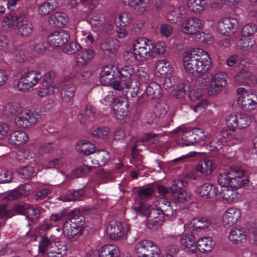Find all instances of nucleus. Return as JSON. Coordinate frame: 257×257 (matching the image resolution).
<instances>
[{
  "label": "nucleus",
  "mask_w": 257,
  "mask_h": 257,
  "mask_svg": "<svg viewBox=\"0 0 257 257\" xmlns=\"http://www.w3.org/2000/svg\"><path fill=\"white\" fill-rule=\"evenodd\" d=\"M138 55L140 61H143L149 57H155L165 51V47L162 43H155L152 40L144 38H139L134 43L131 48Z\"/></svg>",
  "instance_id": "f257e3e1"
},
{
  "label": "nucleus",
  "mask_w": 257,
  "mask_h": 257,
  "mask_svg": "<svg viewBox=\"0 0 257 257\" xmlns=\"http://www.w3.org/2000/svg\"><path fill=\"white\" fill-rule=\"evenodd\" d=\"M168 240L171 243H175L179 240L180 248L188 254H196L198 251L195 237L192 234L171 235L168 237Z\"/></svg>",
  "instance_id": "f03ea898"
},
{
  "label": "nucleus",
  "mask_w": 257,
  "mask_h": 257,
  "mask_svg": "<svg viewBox=\"0 0 257 257\" xmlns=\"http://www.w3.org/2000/svg\"><path fill=\"white\" fill-rule=\"evenodd\" d=\"M183 61L184 64H210V58L208 53L202 49L193 48L184 53Z\"/></svg>",
  "instance_id": "7ed1b4c3"
},
{
  "label": "nucleus",
  "mask_w": 257,
  "mask_h": 257,
  "mask_svg": "<svg viewBox=\"0 0 257 257\" xmlns=\"http://www.w3.org/2000/svg\"><path fill=\"white\" fill-rule=\"evenodd\" d=\"M43 75L38 71H30L24 73L17 84L19 91H26L36 85L42 78Z\"/></svg>",
  "instance_id": "20e7f679"
},
{
  "label": "nucleus",
  "mask_w": 257,
  "mask_h": 257,
  "mask_svg": "<svg viewBox=\"0 0 257 257\" xmlns=\"http://www.w3.org/2000/svg\"><path fill=\"white\" fill-rule=\"evenodd\" d=\"M39 117L38 113L34 110H22L16 118V124L22 128L31 127L37 122Z\"/></svg>",
  "instance_id": "39448f33"
},
{
  "label": "nucleus",
  "mask_w": 257,
  "mask_h": 257,
  "mask_svg": "<svg viewBox=\"0 0 257 257\" xmlns=\"http://www.w3.org/2000/svg\"><path fill=\"white\" fill-rule=\"evenodd\" d=\"M227 77L225 73L219 72L212 76L211 78H207L208 81L204 78L202 82L205 86H209L212 92H216L221 90L226 85Z\"/></svg>",
  "instance_id": "423d86ee"
},
{
  "label": "nucleus",
  "mask_w": 257,
  "mask_h": 257,
  "mask_svg": "<svg viewBox=\"0 0 257 257\" xmlns=\"http://www.w3.org/2000/svg\"><path fill=\"white\" fill-rule=\"evenodd\" d=\"M238 73L234 76V81L237 84L252 86L256 83L255 77L248 71L245 65H237Z\"/></svg>",
  "instance_id": "0eeeda50"
},
{
  "label": "nucleus",
  "mask_w": 257,
  "mask_h": 257,
  "mask_svg": "<svg viewBox=\"0 0 257 257\" xmlns=\"http://www.w3.org/2000/svg\"><path fill=\"white\" fill-rule=\"evenodd\" d=\"M238 27L237 21L232 18H225L218 22L217 30L222 34L229 35L234 34Z\"/></svg>",
  "instance_id": "6e6552de"
},
{
  "label": "nucleus",
  "mask_w": 257,
  "mask_h": 257,
  "mask_svg": "<svg viewBox=\"0 0 257 257\" xmlns=\"http://www.w3.org/2000/svg\"><path fill=\"white\" fill-rule=\"evenodd\" d=\"M70 39V35L66 31H55L48 37L49 44L53 47H61L66 44Z\"/></svg>",
  "instance_id": "1a4fd4ad"
},
{
  "label": "nucleus",
  "mask_w": 257,
  "mask_h": 257,
  "mask_svg": "<svg viewBox=\"0 0 257 257\" xmlns=\"http://www.w3.org/2000/svg\"><path fill=\"white\" fill-rule=\"evenodd\" d=\"M199 132L203 134V130L200 128L183 131L181 134V139L179 140L178 144L181 146L193 145L199 140L198 136L196 134Z\"/></svg>",
  "instance_id": "9d476101"
},
{
  "label": "nucleus",
  "mask_w": 257,
  "mask_h": 257,
  "mask_svg": "<svg viewBox=\"0 0 257 257\" xmlns=\"http://www.w3.org/2000/svg\"><path fill=\"white\" fill-rule=\"evenodd\" d=\"M202 26L201 21L198 18L191 17L187 18L182 24V31L188 35L197 33Z\"/></svg>",
  "instance_id": "9b49d317"
},
{
  "label": "nucleus",
  "mask_w": 257,
  "mask_h": 257,
  "mask_svg": "<svg viewBox=\"0 0 257 257\" xmlns=\"http://www.w3.org/2000/svg\"><path fill=\"white\" fill-rule=\"evenodd\" d=\"M122 3L125 6L131 8L135 13L138 15H142L146 11L149 7L150 0H122Z\"/></svg>",
  "instance_id": "f8f14e48"
},
{
  "label": "nucleus",
  "mask_w": 257,
  "mask_h": 257,
  "mask_svg": "<svg viewBox=\"0 0 257 257\" xmlns=\"http://www.w3.org/2000/svg\"><path fill=\"white\" fill-rule=\"evenodd\" d=\"M124 224L115 220H111L109 222L107 227V233L112 239H118L121 238L124 233Z\"/></svg>",
  "instance_id": "ddd939ff"
},
{
  "label": "nucleus",
  "mask_w": 257,
  "mask_h": 257,
  "mask_svg": "<svg viewBox=\"0 0 257 257\" xmlns=\"http://www.w3.org/2000/svg\"><path fill=\"white\" fill-rule=\"evenodd\" d=\"M256 100H257V96L253 93L242 94V95L239 96L238 98V102L241 105L242 108L247 111H251L255 108L257 105Z\"/></svg>",
  "instance_id": "4468645a"
},
{
  "label": "nucleus",
  "mask_w": 257,
  "mask_h": 257,
  "mask_svg": "<svg viewBox=\"0 0 257 257\" xmlns=\"http://www.w3.org/2000/svg\"><path fill=\"white\" fill-rule=\"evenodd\" d=\"M19 34L23 37H27L32 33V24L28 20L25 14H21V18L19 20L16 29Z\"/></svg>",
  "instance_id": "2eb2a0df"
},
{
  "label": "nucleus",
  "mask_w": 257,
  "mask_h": 257,
  "mask_svg": "<svg viewBox=\"0 0 257 257\" xmlns=\"http://www.w3.org/2000/svg\"><path fill=\"white\" fill-rule=\"evenodd\" d=\"M218 192V190L215 186L208 183H204L196 190L197 194L206 199L215 197Z\"/></svg>",
  "instance_id": "dca6fc26"
},
{
  "label": "nucleus",
  "mask_w": 257,
  "mask_h": 257,
  "mask_svg": "<svg viewBox=\"0 0 257 257\" xmlns=\"http://www.w3.org/2000/svg\"><path fill=\"white\" fill-rule=\"evenodd\" d=\"M231 171L234 172V180L232 182V186L237 189L242 187L247 186L249 183V180L247 179H241V177L245 175L244 170L238 167H232Z\"/></svg>",
  "instance_id": "f3484780"
},
{
  "label": "nucleus",
  "mask_w": 257,
  "mask_h": 257,
  "mask_svg": "<svg viewBox=\"0 0 257 257\" xmlns=\"http://www.w3.org/2000/svg\"><path fill=\"white\" fill-rule=\"evenodd\" d=\"M241 213L239 209L232 207L228 208L223 217V222L226 226H231L236 224L240 218Z\"/></svg>",
  "instance_id": "a211bd4d"
},
{
  "label": "nucleus",
  "mask_w": 257,
  "mask_h": 257,
  "mask_svg": "<svg viewBox=\"0 0 257 257\" xmlns=\"http://www.w3.org/2000/svg\"><path fill=\"white\" fill-rule=\"evenodd\" d=\"M119 42L116 39L109 38L104 40L100 44V49L104 54L109 53V58L113 57L119 47Z\"/></svg>",
  "instance_id": "6ab92c4d"
},
{
  "label": "nucleus",
  "mask_w": 257,
  "mask_h": 257,
  "mask_svg": "<svg viewBox=\"0 0 257 257\" xmlns=\"http://www.w3.org/2000/svg\"><path fill=\"white\" fill-rule=\"evenodd\" d=\"M30 189L26 186H21L4 196L2 200L5 201H11L25 197L29 194Z\"/></svg>",
  "instance_id": "aec40b11"
},
{
  "label": "nucleus",
  "mask_w": 257,
  "mask_h": 257,
  "mask_svg": "<svg viewBox=\"0 0 257 257\" xmlns=\"http://www.w3.org/2000/svg\"><path fill=\"white\" fill-rule=\"evenodd\" d=\"M116 100L117 102L113 106V111L117 119H122L127 115L128 104L122 97L117 98Z\"/></svg>",
  "instance_id": "412c9836"
},
{
  "label": "nucleus",
  "mask_w": 257,
  "mask_h": 257,
  "mask_svg": "<svg viewBox=\"0 0 257 257\" xmlns=\"http://www.w3.org/2000/svg\"><path fill=\"white\" fill-rule=\"evenodd\" d=\"M69 21L67 14L64 12H56L49 19L50 24L54 27H62Z\"/></svg>",
  "instance_id": "4be33fe9"
},
{
  "label": "nucleus",
  "mask_w": 257,
  "mask_h": 257,
  "mask_svg": "<svg viewBox=\"0 0 257 257\" xmlns=\"http://www.w3.org/2000/svg\"><path fill=\"white\" fill-rule=\"evenodd\" d=\"M115 65H105L102 68L99 74L100 82L102 85H108L110 83V78L105 77L112 76L116 75Z\"/></svg>",
  "instance_id": "5701e85b"
},
{
  "label": "nucleus",
  "mask_w": 257,
  "mask_h": 257,
  "mask_svg": "<svg viewBox=\"0 0 257 257\" xmlns=\"http://www.w3.org/2000/svg\"><path fill=\"white\" fill-rule=\"evenodd\" d=\"M186 16V10L184 7H179L169 11L166 16L167 20L175 23L180 21Z\"/></svg>",
  "instance_id": "b1692460"
},
{
  "label": "nucleus",
  "mask_w": 257,
  "mask_h": 257,
  "mask_svg": "<svg viewBox=\"0 0 257 257\" xmlns=\"http://www.w3.org/2000/svg\"><path fill=\"white\" fill-rule=\"evenodd\" d=\"M48 251V257H62L66 254L67 246L64 242H55Z\"/></svg>",
  "instance_id": "393cba45"
},
{
  "label": "nucleus",
  "mask_w": 257,
  "mask_h": 257,
  "mask_svg": "<svg viewBox=\"0 0 257 257\" xmlns=\"http://www.w3.org/2000/svg\"><path fill=\"white\" fill-rule=\"evenodd\" d=\"M109 153L105 150H99L95 152L94 158L91 161L92 164L94 165V168L99 166L105 165L110 159Z\"/></svg>",
  "instance_id": "a878e982"
},
{
  "label": "nucleus",
  "mask_w": 257,
  "mask_h": 257,
  "mask_svg": "<svg viewBox=\"0 0 257 257\" xmlns=\"http://www.w3.org/2000/svg\"><path fill=\"white\" fill-rule=\"evenodd\" d=\"M228 238L233 243L237 244L242 243L246 239V232L240 228L232 229L229 233Z\"/></svg>",
  "instance_id": "bb28decb"
},
{
  "label": "nucleus",
  "mask_w": 257,
  "mask_h": 257,
  "mask_svg": "<svg viewBox=\"0 0 257 257\" xmlns=\"http://www.w3.org/2000/svg\"><path fill=\"white\" fill-rule=\"evenodd\" d=\"M119 249L113 244H107L102 246L98 251L99 257H118Z\"/></svg>",
  "instance_id": "cd10ccee"
},
{
  "label": "nucleus",
  "mask_w": 257,
  "mask_h": 257,
  "mask_svg": "<svg viewBox=\"0 0 257 257\" xmlns=\"http://www.w3.org/2000/svg\"><path fill=\"white\" fill-rule=\"evenodd\" d=\"M198 250L202 252L210 251L215 245V241L210 237L199 239L197 242Z\"/></svg>",
  "instance_id": "c85d7f7f"
},
{
  "label": "nucleus",
  "mask_w": 257,
  "mask_h": 257,
  "mask_svg": "<svg viewBox=\"0 0 257 257\" xmlns=\"http://www.w3.org/2000/svg\"><path fill=\"white\" fill-rule=\"evenodd\" d=\"M9 140L11 144L20 145L27 142L29 140V137L25 133L22 131H17L11 134Z\"/></svg>",
  "instance_id": "c756f323"
},
{
  "label": "nucleus",
  "mask_w": 257,
  "mask_h": 257,
  "mask_svg": "<svg viewBox=\"0 0 257 257\" xmlns=\"http://www.w3.org/2000/svg\"><path fill=\"white\" fill-rule=\"evenodd\" d=\"M67 221L81 230L85 222V218L80 211L76 210H73L70 212V217Z\"/></svg>",
  "instance_id": "7c9ffc66"
},
{
  "label": "nucleus",
  "mask_w": 257,
  "mask_h": 257,
  "mask_svg": "<svg viewBox=\"0 0 257 257\" xmlns=\"http://www.w3.org/2000/svg\"><path fill=\"white\" fill-rule=\"evenodd\" d=\"M188 8L190 11L196 14L203 12L207 6L205 0H188L187 2Z\"/></svg>",
  "instance_id": "2f4dec72"
},
{
  "label": "nucleus",
  "mask_w": 257,
  "mask_h": 257,
  "mask_svg": "<svg viewBox=\"0 0 257 257\" xmlns=\"http://www.w3.org/2000/svg\"><path fill=\"white\" fill-rule=\"evenodd\" d=\"M214 168L211 160L205 158L201 160L196 167V171L200 173L207 175L210 174Z\"/></svg>",
  "instance_id": "473e14b6"
},
{
  "label": "nucleus",
  "mask_w": 257,
  "mask_h": 257,
  "mask_svg": "<svg viewBox=\"0 0 257 257\" xmlns=\"http://www.w3.org/2000/svg\"><path fill=\"white\" fill-rule=\"evenodd\" d=\"M233 173L231 171V168H230V172L228 173L223 172L219 173L217 176V182L218 184L221 186V188L224 187L232 186V182L234 180V176H233Z\"/></svg>",
  "instance_id": "72a5a7b5"
},
{
  "label": "nucleus",
  "mask_w": 257,
  "mask_h": 257,
  "mask_svg": "<svg viewBox=\"0 0 257 257\" xmlns=\"http://www.w3.org/2000/svg\"><path fill=\"white\" fill-rule=\"evenodd\" d=\"M185 71L194 76L203 75L209 69V65H184Z\"/></svg>",
  "instance_id": "f704fd0d"
},
{
  "label": "nucleus",
  "mask_w": 257,
  "mask_h": 257,
  "mask_svg": "<svg viewBox=\"0 0 257 257\" xmlns=\"http://www.w3.org/2000/svg\"><path fill=\"white\" fill-rule=\"evenodd\" d=\"M152 205L149 203L140 202L136 204L132 209L137 215L148 217L150 213Z\"/></svg>",
  "instance_id": "c9c22d12"
},
{
  "label": "nucleus",
  "mask_w": 257,
  "mask_h": 257,
  "mask_svg": "<svg viewBox=\"0 0 257 257\" xmlns=\"http://www.w3.org/2000/svg\"><path fill=\"white\" fill-rule=\"evenodd\" d=\"M119 65H115L116 76L119 78H124L125 80L132 81L131 75L133 73V69L132 65H124L122 67H117Z\"/></svg>",
  "instance_id": "e433bc0d"
},
{
  "label": "nucleus",
  "mask_w": 257,
  "mask_h": 257,
  "mask_svg": "<svg viewBox=\"0 0 257 257\" xmlns=\"http://www.w3.org/2000/svg\"><path fill=\"white\" fill-rule=\"evenodd\" d=\"M21 14L18 15L12 13L8 14L7 16L4 17L2 22L3 27L7 26L16 29L19 20L21 18Z\"/></svg>",
  "instance_id": "4c0bfd02"
},
{
  "label": "nucleus",
  "mask_w": 257,
  "mask_h": 257,
  "mask_svg": "<svg viewBox=\"0 0 257 257\" xmlns=\"http://www.w3.org/2000/svg\"><path fill=\"white\" fill-rule=\"evenodd\" d=\"M158 201V205L160 206L161 209L164 212L165 218L173 215L177 209H174L171 203L165 199H160Z\"/></svg>",
  "instance_id": "58836bf2"
},
{
  "label": "nucleus",
  "mask_w": 257,
  "mask_h": 257,
  "mask_svg": "<svg viewBox=\"0 0 257 257\" xmlns=\"http://www.w3.org/2000/svg\"><path fill=\"white\" fill-rule=\"evenodd\" d=\"M236 189V188L231 187L230 186L224 187L221 188L220 195L223 199L227 201H232L237 196Z\"/></svg>",
  "instance_id": "ea45409f"
},
{
  "label": "nucleus",
  "mask_w": 257,
  "mask_h": 257,
  "mask_svg": "<svg viewBox=\"0 0 257 257\" xmlns=\"http://www.w3.org/2000/svg\"><path fill=\"white\" fill-rule=\"evenodd\" d=\"M63 233L68 238H72L76 235L81 233V230L76 226L66 221L63 227Z\"/></svg>",
  "instance_id": "a19ab883"
},
{
  "label": "nucleus",
  "mask_w": 257,
  "mask_h": 257,
  "mask_svg": "<svg viewBox=\"0 0 257 257\" xmlns=\"http://www.w3.org/2000/svg\"><path fill=\"white\" fill-rule=\"evenodd\" d=\"M161 87L156 82L150 83L146 88L147 96L150 99L158 98L161 95Z\"/></svg>",
  "instance_id": "79ce46f5"
},
{
  "label": "nucleus",
  "mask_w": 257,
  "mask_h": 257,
  "mask_svg": "<svg viewBox=\"0 0 257 257\" xmlns=\"http://www.w3.org/2000/svg\"><path fill=\"white\" fill-rule=\"evenodd\" d=\"M77 149L79 152L86 155L93 154L95 152L94 145L86 140L80 141L78 143Z\"/></svg>",
  "instance_id": "37998d69"
},
{
  "label": "nucleus",
  "mask_w": 257,
  "mask_h": 257,
  "mask_svg": "<svg viewBox=\"0 0 257 257\" xmlns=\"http://www.w3.org/2000/svg\"><path fill=\"white\" fill-rule=\"evenodd\" d=\"M22 111L21 105L19 103L16 102L10 103L5 105L3 108V113L7 116L16 114L18 115Z\"/></svg>",
  "instance_id": "c03bdc74"
},
{
  "label": "nucleus",
  "mask_w": 257,
  "mask_h": 257,
  "mask_svg": "<svg viewBox=\"0 0 257 257\" xmlns=\"http://www.w3.org/2000/svg\"><path fill=\"white\" fill-rule=\"evenodd\" d=\"M65 214L63 212H59L52 214L49 219H46L44 221L43 226L44 229L49 230L52 226L55 225L56 223L59 222L64 217Z\"/></svg>",
  "instance_id": "a18cd8bd"
},
{
  "label": "nucleus",
  "mask_w": 257,
  "mask_h": 257,
  "mask_svg": "<svg viewBox=\"0 0 257 257\" xmlns=\"http://www.w3.org/2000/svg\"><path fill=\"white\" fill-rule=\"evenodd\" d=\"M58 7L56 0H49L43 3L39 8V11L43 15L49 14Z\"/></svg>",
  "instance_id": "49530a36"
},
{
  "label": "nucleus",
  "mask_w": 257,
  "mask_h": 257,
  "mask_svg": "<svg viewBox=\"0 0 257 257\" xmlns=\"http://www.w3.org/2000/svg\"><path fill=\"white\" fill-rule=\"evenodd\" d=\"M75 93V87L73 85H65L61 92L62 99L66 102H68L74 96Z\"/></svg>",
  "instance_id": "de8ad7c7"
},
{
  "label": "nucleus",
  "mask_w": 257,
  "mask_h": 257,
  "mask_svg": "<svg viewBox=\"0 0 257 257\" xmlns=\"http://www.w3.org/2000/svg\"><path fill=\"white\" fill-rule=\"evenodd\" d=\"M132 81L125 80L124 78H119V79L115 80L111 82L109 85L113 89L117 91H120L124 88H131Z\"/></svg>",
  "instance_id": "09e8293b"
},
{
  "label": "nucleus",
  "mask_w": 257,
  "mask_h": 257,
  "mask_svg": "<svg viewBox=\"0 0 257 257\" xmlns=\"http://www.w3.org/2000/svg\"><path fill=\"white\" fill-rule=\"evenodd\" d=\"M245 133L243 131H239L235 133L230 134L228 133L227 130L223 131L221 132V136L225 139L226 138L229 140H234L237 142H242L245 140Z\"/></svg>",
  "instance_id": "8fccbe9b"
},
{
  "label": "nucleus",
  "mask_w": 257,
  "mask_h": 257,
  "mask_svg": "<svg viewBox=\"0 0 257 257\" xmlns=\"http://www.w3.org/2000/svg\"><path fill=\"white\" fill-rule=\"evenodd\" d=\"M94 52L92 49H86L80 53L77 57L78 62L81 64L89 63L94 58Z\"/></svg>",
  "instance_id": "3c124183"
},
{
  "label": "nucleus",
  "mask_w": 257,
  "mask_h": 257,
  "mask_svg": "<svg viewBox=\"0 0 257 257\" xmlns=\"http://www.w3.org/2000/svg\"><path fill=\"white\" fill-rule=\"evenodd\" d=\"M255 44L254 37H242L237 42V45L240 49L247 50L251 49Z\"/></svg>",
  "instance_id": "603ef678"
},
{
  "label": "nucleus",
  "mask_w": 257,
  "mask_h": 257,
  "mask_svg": "<svg viewBox=\"0 0 257 257\" xmlns=\"http://www.w3.org/2000/svg\"><path fill=\"white\" fill-rule=\"evenodd\" d=\"M190 90V85L189 83L185 82L176 85L175 89V95L177 98H183L188 94Z\"/></svg>",
  "instance_id": "864d4df0"
},
{
  "label": "nucleus",
  "mask_w": 257,
  "mask_h": 257,
  "mask_svg": "<svg viewBox=\"0 0 257 257\" xmlns=\"http://www.w3.org/2000/svg\"><path fill=\"white\" fill-rule=\"evenodd\" d=\"M192 230L196 231L197 229H205L208 228L211 225V222L205 218L194 219L192 223Z\"/></svg>",
  "instance_id": "5fc2aeb1"
},
{
  "label": "nucleus",
  "mask_w": 257,
  "mask_h": 257,
  "mask_svg": "<svg viewBox=\"0 0 257 257\" xmlns=\"http://www.w3.org/2000/svg\"><path fill=\"white\" fill-rule=\"evenodd\" d=\"M155 208H153L152 205L150 213L149 214L150 218H153L154 219L160 220L161 222L164 221L166 218L165 217L164 213L160 208V206L158 205V201L155 203Z\"/></svg>",
  "instance_id": "6e6d98bb"
},
{
  "label": "nucleus",
  "mask_w": 257,
  "mask_h": 257,
  "mask_svg": "<svg viewBox=\"0 0 257 257\" xmlns=\"http://www.w3.org/2000/svg\"><path fill=\"white\" fill-rule=\"evenodd\" d=\"M151 241L143 240L138 242L136 245V253L139 257H145V252L149 247H151Z\"/></svg>",
  "instance_id": "4d7b16f0"
},
{
  "label": "nucleus",
  "mask_w": 257,
  "mask_h": 257,
  "mask_svg": "<svg viewBox=\"0 0 257 257\" xmlns=\"http://www.w3.org/2000/svg\"><path fill=\"white\" fill-rule=\"evenodd\" d=\"M85 191L83 189L70 192L65 196H62L64 201H71L80 200L84 195Z\"/></svg>",
  "instance_id": "13d9d810"
},
{
  "label": "nucleus",
  "mask_w": 257,
  "mask_h": 257,
  "mask_svg": "<svg viewBox=\"0 0 257 257\" xmlns=\"http://www.w3.org/2000/svg\"><path fill=\"white\" fill-rule=\"evenodd\" d=\"M19 176L23 179H29L36 175V172L33 167H22L19 171Z\"/></svg>",
  "instance_id": "bf43d9fd"
},
{
  "label": "nucleus",
  "mask_w": 257,
  "mask_h": 257,
  "mask_svg": "<svg viewBox=\"0 0 257 257\" xmlns=\"http://www.w3.org/2000/svg\"><path fill=\"white\" fill-rule=\"evenodd\" d=\"M187 185L186 181L182 179H178L175 180L170 187V190L174 196L179 192H181L183 188Z\"/></svg>",
  "instance_id": "052dcab7"
},
{
  "label": "nucleus",
  "mask_w": 257,
  "mask_h": 257,
  "mask_svg": "<svg viewBox=\"0 0 257 257\" xmlns=\"http://www.w3.org/2000/svg\"><path fill=\"white\" fill-rule=\"evenodd\" d=\"M54 242L48 239L47 237H43L39 243V251L43 254H48V251L52 246Z\"/></svg>",
  "instance_id": "680f3d73"
},
{
  "label": "nucleus",
  "mask_w": 257,
  "mask_h": 257,
  "mask_svg": "<svg viewBox=\"0 0 257 257\" xmlns=\"http://www.w3.org/2000/svg\"><path fill=\"white\" fill-rule=\"evenodd\" d=\"M238 116L235 114H230L226 118L227 127L230 131L233 132L236 128L238 127Z\"/></svg>",
  "instance_id": "e2e57ef3"
},
{
  "label": "nucleus",
  "mask_w": 257,
  "mask_h": 257,
  "mask_svg": "<svg viewBox=\"0 0 257 257\" xmlns=\"http://www.w3.org/2000/svg\"><path fill=\"white\" fill-rule=\"evenodd\" d=\"M256 26L253 24L249 23L243 27L241 30V36L253 37V35L256 32Z\"/></svg>",
  "instance_id": "0e129e2a"
},
{
  "label": "nucleus",
  "mask_w": 257,
  "mask_h": 257,
  "mask_svg": "<svg viewBox=\"0 0 257 257\" xmlns=\"http://www.w3.org/2000/svg\"><path fill=\"white\" fill-rule=\"evenodd\" d=\"M179 78L172 75V74H168L165 78L164 86L166 89H171L178 84Z\"/></svg>",
  "instance_id": "69168bd1"
},
{
  "label": "nucleus",
  "mask_w": 257,
  "mask_h": 257,
  "mask_svg": "<svg viewBox=\"0 0 257 257\" xmlns=\"http://www.w3.org/2000/svg\"><path fill=\"white\" fill-rule=\"evenodd\" d=\"M151 247H149L145 252V257H160L161 251L156 243L151 241Z\"/></svg>",
  "instance_id": "338daca9"
},
{
  "label": "nucleus",
  "mask_w": 257,
  "mask_h": 257,
  "mask_svg": "<svg viewBox=\"0 0 257 257\" xmlns=\"http://www.w3.org/2000/svg\"><path fill=\"white\" fill-rule=\"evenodd\" d=\"M81 49V46L77 42H73L66 45L63 48V52L68 54H73Z\"/></svg>",
  "instance_id": "774afa93"
}]
</instances>
